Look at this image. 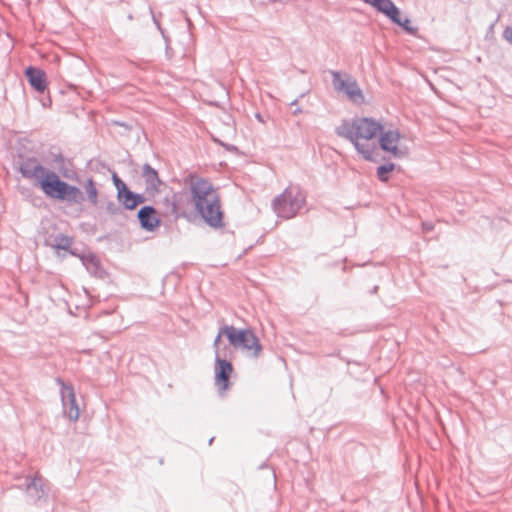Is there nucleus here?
<instances>
[{"label": "nucleus", "mask_w": 512, "mask_h": 512, "mask_svg": "<svg viewBox=\"0 0 512 512\" xmlns=\"http://www.w3.org/2000/svg\"><path fill=\"white\" fill-rule=\"evenodd\" d=\"M383 127L380 122L367 117L343 120L336 127V134L349 140L359 154L365 160L372 161L377 146L375 144H363L360 140H371L376 137Z\"/></svg>", "instance_id": "nucleus-1"}, {"label": "nucleus", "mask_w": 512, "mask_h": 512, "mask_svg": "<svg viewBox=\"0 0 512 512\" xmlns=\"http://www.w3.org/2000/svg\"><path fill=\"white\" fill-rule=\"evenodd\" d=\"M39 187L46 196L52 199L73 204H80L84 201L83 193L77 186L70 185L61 180L60 177L51 170L46 174V177L40 181Z\"/></svg>", "instance_id": "nucleus-2"}, {"label": "nucleus", "mask_w": 512, "mask_h": 512, "mask_svg": "<svg viewBox=\"0 0 512 512\" xmlns=\"http://www.w3.org/2000/svg\"><path fill=\"white\" fill-rule=\"evenodd\" d=\"M305 203V192L298 186H289L274 198L272 208L278 217L291 219L297 215Z\"/></svg>", "instance_id": "nucleus-3"}, {"label": "nucleus", "mask_w": 512, "mask_h": 512, "mask_svg": "<svg viewBox=\"0 0 512 512\" xmlns=\"http://www.w3.org/2000/svg\"><path fill=\"white\" fill-rule=\"evenodd\" d=\"M225 336L234 348L251 351L252 356L259 357L262 345L255 333L250 329H237L232 325H224Z\"/></svg>", "instance_id": "nucleus-4"}, {"label": "nucleus", "mask_w": 512, "mask_h": 512, "mask_svg": "<svg viewBox=\"0 0 512 512\" xmlns=\"http://www.w3.org/2000/svg\"><path fill=\"white\" fill-rule=\"evenodd\" d=\"M185 182L189 188L194 208L201 207L202 204L219 196L217 189L209 180L196 174H189Z\"/></svg>", "instance_id": "nucleus-5"}, {"label": "nucleus", "mask_w": 512, "mask_h": 512, "mask_svg": "<svg viewBox=\"0 0 512 512\" xmlns=\"http://www.w3.org/2000/svg\"><path fill=\"white\" fill-rule=\"evenodd\" d=\"M332 85L336 92L343 93L354 103H361L364 99L362 91L354 77L347 72L330 71Z\"/></svg>", "instance_id": "nucleus-6"}, {"label": "nucleus", "mask_w": 512, "mask_h": 512, "mask_svg": "<svg viewBox=\"0 0 512 512\" xmlns=\"http://www.w3.org/2000/svg\"><path fill=\"white\" fill-rule=\"evenodd\" d=\"M194 209L208 226L215 229L224 227V215L219 196Z\"/></svg>", "instance_id": "nucleus-7"}, {"label": "nucleus", "mask_w": 512, "mask_h": 512, "mask_svg": "<svg viewBox=\"0 0 512 512\" xmlns=\"http://www.w3.org/2000/svg\"><path fill=\"white\" fill-rule=\"evenodd\" d=\"M56 382L60 386V396L64 415L72 421H77L80 416V409L76 401L73 386L65 383L61 378H57Z\"/></svg>", "instance_id": "nucleus-8"}, {"label": "nucleus", "mask_w": 512, "mask_h": 512, "mask_svg": "<svg viewBox=\"0 0 512 512\" xmlns=\"http://www.w3.org/2000/svg\"><path fill=\"white\" fill-rule=\"evenodd\" d=\"M49 171L35 157L26 158L20 163L19 167V172L24 178L36 180L38 185Z\"/></svg>", "instance_id": "nucleus-9"}, {"label": "nucleus", "mask_w": 512, "mask_h": 512, "mask_svg": "<svg viewBox=\"0 0 512 512\" xmlns=\"http://www.w3.org/2000/svg\"><path fill=\"white\" fill-rule=\"evenodd\" d=\"M215 384L221 389L226 390L229 386V378L233 371L231 362L222 359L219 353L215 355Z\"/></svg>", "instance_id": "nucleus-10"}, {"label": "nucleus", "mask_w": 512, "mask_h": 512, "mask_svg": "<svg viewBox=\"0 0 512 512\" xmlns=\"http://www.w3.org/2000/svg\"><path fill=\"white\" fill-rule=\"evenodd\" d=\"M379 144L382 150L392 153L396 157H400L402 152L399 150L397 144L400 140V134L397 130H389L380 132Z\"/></svg>", "instance_id": "nucleus-11"}, {"label": "nucleus", "mask_w": 512, "mask_h": 512, "mask_svg": "<svg viewBox=\"0 0 512 512\" xmlns=\"http://www.w3.org/2000/svg\"><path fill=\"white\" fill-rule=\"evenodd\" d=\"M156 214V209L153 206H143L137 214L141 228L146 231H154L160 224V219Z\"/></svg>", "instance_id": "nucleus-12"}, {"label": "nucleus", "mask_w": 512, "mask_h": 512, "mask_svg": "<svg viewBox=\"0 0 512 512\" xmlns=\"http://www.w3.org/2000/svg\"><path fill=\"white\" fill-rule=\"evenodd\" d=\"M26 492L33 501H38L46 495L44 489V480L42 477L36 475L33 478H26Z\"/></svg>", "instance_id": "nucleus-13"}, {"label": "nucleus", "mask_w": 512, "mask_h": 512, "mask_svg": "<svg viewBox=\"0 0 512 512\" xmlns=\"http://www.w3.org/2000/svg\"><path fill=\"white\" fill-rule=\"evenodd\" d=\"M51 157L52 162L55 164L57 170L64 178L73 179L76 176L72 162L65 158L62 153H52Z\"/></svg>", "instance_id": "nucleus-14"}, {"label": "nucleus", "mask_w": 512, "mask_h": 512, "mask_svg": "<svg viewBox=\"0 0 512 512\" xmlns=\"http://www.w3.org/2000/svg\"><path fill=\"white\" fill-rule=\"evenodd\" d=\"M25 75L29 84L38 92H44L46 89V75L41 69L35 67H28Z\"/></svg>", "instance_id": "nucleus-15"}, {"label": "nucleus", "mask_w": 512, "mask_h": 512, "mask_svg": "<svg viewBox=\"0 0 512 512\" xmlns=\"http://www.w3.org/2000/svg\"><path fill=\"white\" fill-rule=\"evenodd\" d=\"M142 177L145 181L147 191H158L159 187L162 185L158 172L148 163H145L142 167Z\"/></svg>", "instance_id": "nucleus-16"}, {"label": "nucleus", "mask_w": 512, "mask_h": 512, "mask_svg": "<svg viewBox=\"0 0 512 512\" xmlns=\"http://www.w3.org/2000/svg\"><path fill=\"white\" fill-rule=\"evenodd\" d=\"M118 200L122 203L125 209L133 210L134 209V192L129 190L128 188L124 189L118 193Z\"/></svg>", "instance_id": "nucleus-17"}, {"label": "nucleus", "mask_w": 512, "mask_h": 512, "mask_svg": "<svg viewBox=\"0 0 512 512\" xmlns=\"http://www.w3.org/2000/svg\"><path fill=\"white\" fill-rule=\"evenodd\" d=\"M85 192L87 194V200L92 204L98 203V190L92 178H89L84 185Z\"/></svg>", "instance_id": "nucleus-18"}, {"label": "nucleus", "mask_w": 512, "mask_h": 512, "mask_svg": "<svg viewBox=\"0 0 512 512\" xmlns=\"http://www.w3.org/2000/svg\"><path fill=\"white\" fill-rule=\"evenodd\" d=\"M391 21L402 27L410 35H416L418 32V28L411 25V21L409 18L402 19L400 17V10L398 11L397 16L395 17V20Z\"/></svg>", "instance_id": "nucleus-19"}, {"label": "nucleus", "mask_w": 512, "mask_h": 512, "mask_svg": "<svg viewBox=\"0 0 512 512\" xmlns=\"http://www.w3.org/2000/svg\"><path fill=\"white\" fill-rule=\"evenodd\" d=\"M393 163L383 164L377 168V177L382 182L388 181V173L394 169Z\"/></svg>", "instance_id": "nucleus-20"}, {"label": "nucleus", "mask_w": 512, "mask_h": 512, "mask_svg": "<svg viewBox=\"0 0 512 512\" xmlns=\"http://www.w3.org/2000/svg\"><path fill=\"white\" fill-rule=\"evenodd\" d=\"M56 245L55 247L57 249L67 250L71 246V239L66 236H60L56 238Z\"/></svg>", "instance_id": "nucleus-21"}, {"label": "nucleus", "mask_w": 512, "mask_h": 512, "mask_svg": "<svg viewBox=\"0 0 512 512\" xmlns=\"http://www.w3.org/2000/svg\"><path fill=\"white\" fill-rule=\"evenodd\" d=\"M105 209L111 215H119L123 212L122 208L113 201L108 202Z\"/></svg>", "instance_id": "nucleus-22"}, {"label": "nucleus", "mask_w": 512, "mask_h": 512, "mask_svg": "<svg viewBox=\"0 0 512 512\" xmlns=\"http://www.w3.org/2000/svg\"><path fill=\"white\" fill-rule=\"evenodd\" d=\"M113 182H114V185L117 189V194L120 192V190L122 191L123 188L126 189L128 188L127 185L114 173L113 174Z\"/></svg>", "instance_id": "nucleus-23"}, {"label": "nucleus", "mask_w": 512, "mask_h": 512, "mask_svg": "<svg viewBox=\"0 0 512 512\" xmlns=\"http://www.w3.org/2000/svg\"><path fill=\"white\" fill-rule=\"evenodd\" d=\"M223 331H224V326L219 328L218 334H217V336L214 339L213 347L215 349V354L219 353L218 349H219L220 339H221L222 336H225V333Z\"/></svg>", "instance_id": "nucleus-24"}, {"label": "nucleus", "mask_w": 512, "mask_h": 512, "mask_svg": "<svg viewBox=\"0 0 512 512\" xmlns=\"http://www.w3.org/2000/svg\"><path fill=\"white\" fill-rule=\"evenodd\" d=\"M214 142L220 144L221 146H223L226 150L228 151H232V152H236L237 151V147L234 146V145H230V144H225L223 143L222 141L216 139V138H213Z\"/></svg>", "instance_id": "nucleus-25"}, {"label": "nucleus", "mask_w": 512, "mask_h": 512, "mask_svg": "<svg viewBox=\"0 0 512 512\" xmlns=\"http://www.w3.org/2000/svg\"><path fill=\"white\" fill-rule=\"evenodd\" d=\"M134 209L142 204L143 202H145V197L141 194H138V193H134Z\"/></svg>", "instance_id": "nucleus-26"}, {"label": "nucleus", "mask_w": 512, "mask_h": 512, "mask_svg": "<svg viewBox=\"0 0 512 512\" xmlns=\"http://www.w3.org/2000/svg\"><path fill=\"white\" fill-rule=\"evenodd\" d=\"M434 229V224L429 221L422 222V231L427 233Z\"/></svg>", "instance_id": "nucleus-27"}, {"label": "nucleus", "mask_w": 512, "mask_h": 512, "mask_svg": "<svg viewBox=\"0 0 512 512\" xmlns=\"http://www.w3.org/2000/svg\"><path fill=\"white\" fill-rule=\"evenodd\" d=\"M503 37L510 43H512V27H507L503 32Z\"/></svg>", "instance_id": "nucleus-28"}, {"label": "nucleus", "mask_w": 512, "mask_h": 512, "mask_svg": "<svg viewBox=\"0 0 512 512\" xmlns=\"http://www.w3.org/2000/svg\"><path fill=\"white\" fill-rule=\"evenodd\" d=\"M302 112L301 108L297 107L294 111H293V115H298Z\"/></svg>", "instance_id": "nucleus-29"}, {"label": "nucleus", "mask_w": 512, "mask_h": 512, "mask_svg": "<svg viewBox=\"0 0 512 512\" xmlns=\"http://www.w3.org/2000/svg\"><path fill=\"white\" fill-rule=\"evenodd\" d=\"M297 102H298V100H297V99H295V100H293V101L290 103V105H291V106L296 105V103H297Z\"/></svg>", "instance_id": "nucleus-30"}, {"label": "nucleus", "mask_w": 512, "mask_h": 512, "mask_svg": "<svg viewBox=\"0 0 512 512\" xmlns=\"http://www.w3.org/2000/svg\"><path fill=\"white\" fill-rule=\"evenodd\" d=\"M214 438H210L209 440V444H211L213 442Z\"/></svg>", "instance_id": "nucleus-31"}]
</instances>
